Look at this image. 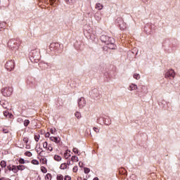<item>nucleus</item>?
<instances>
[{
  "label": "nucleus",
  "instance_id": "1",
  "mask_svg": "<svg viewBox=\"0 0 180 180\" xmlns=\"http://www.w3.org/2000/svg\"><path fill=\"white\" fill-rule=\"evenodd\" d=\"M101 40L103 43H105L107 45L111 44V46H114L113 43L115 42V39L107 35H102L101 37Z\"/></svg>",
  "mask_w": 180,
  "mask_h": 180
},
{
  "label": "nucleus",
  "instance_id": "2",
  "mask_svg": "<svg viewBox=\"0 0 180 180\" xmlns=\"http://www.w3.org/2000/svg\"><path fill=\"white\" fill-rule=\"evenodd\" d=\"M49 49L51 51H61L63 50V45L58 42H53L51 44Z\"/></svg>",
  "mask_w": 180,
  "mask_h": 180
},
{
  "label": "nucleus",
  "instance_id": "3",
  "mask_svg": "<svg viewBox=\"0 0 180 180\" xmlns=\"http://www.w3.org/2000/svg\"><path fill=\"white\" fill-rule=\"evenodd\" d=\"M20 43L16 39H10L8 42V46L11 50H18V47Z\"/></svg>",
  "mask_w": 180,
  "mask_h": 180
},
{
  "label": "nucleus",
  "instance_id": "4",
  "mask_svg": "<svg viewBox=\"0 0 180 180\" xmlns=\"http://www.w3.org/2000/svg\"><path fill=\"white\" fill-rule=\"evenodd\" d=\"M12 92H13L12 87H4L1 89V94L4 96H11Z\"/></svg>",
  "mask_w": 180,
  "mask_h": 180
},
{
  "label": "nucleus",
  "instance_id": "5",
  "mask_svg": "<svg viewBox=\"0 0 180 180\" xmlns=\"http://www.w3.org/2000/svg\"><path fill=\"white\" fill-rule=\"evenodd\" d=\"M5 68L7 71H12L15 68V60H10L7 61Z\"/></svg>",
  "mask_w": 180,
  "mask_h": 180
},
{
  "label": "nucleus",
  "instance_id": "6",
  "mask_svg": "<svg viewBox=\"0 0 180 180\" xmlns=\"http://www.w3.org/2000/svg\"><path fill=\"white\" fill-rule=\"evenodd\" d=\"M165 78H169V79H174L175 78V71L174 70H169L165 74Z\"/></svg>",
  "mask_w": 180,
  "mask_h": 180
},
{
  "label": "nucleus",
  "instance_id": "7",
  "mask_svg": "<svg viewBox=\"0 0 180 180\" xmlns=\"http://www.w3.org/2000/svg\"><path fill=\"white\" fill-rule=\"evenodd\" d=\"M7 169L8 171H12V172H13V174H18V169H17V165H8L7 166Z\"/></svg>",
  "mask_w": 180,
  "mask_h": 180
},
{
  "label": "nucleus",
  "instance_id": "8",
  "mask_svg": "<svg viewBox=\"0 0 180 180\" xmlns=\"http://www.w3.org/2000/svg\"><path fill=\"white\" fill-rule=\"evenodd\" d=\"M32 54L33 58H35V60H39V58H40V51L32 50Z\"/></svg>",
  "mask_w": 180,
  "mask_h": 180
},
{
  "label": "nucleus",
  "instance_id": "9",
  "mask_svg": "<svg viewBox=\"0 0 180 180\" xmlns=\"http://www.w3.org/2000/svg\"><path fill=\"white\" fill-rule=\"evenodd\" d=\"M86 101H85V98H80L79 101H78V105H79V108L80 109H82V108L84 107L85 106V104H86Z\"/></svg>",
  "mask_w": 180,
  "mask_h": 180
},
{
  "label": "nucleus",
  "instance_id": "10",
  "mask_svg": "<svg viewBox=\"0 0 180 180\" xmlns=\"http://www.w3.org/2000/svg\"><path fill=\"white\" fill-rule=\"evenodd\" d=\"M51 141H53V143H56V144H58L60 143V138L56 137V136H51L50 138Z\"/></svg>",
  "mask_w": 180,
  "mask_h": 180
},
{
  "label": "nucleus",
  "instance_id": "11",
  "mask_svg": "<svg viewBox=\"0 0 180 180\" xmlns=\"http://www.w3.org/2000/svg\"><path fill=\"white\" fill-rule=\"evenodd\" d=\"M27 167L23 165H17V173L19 172V171H23L26 169Z\"/></svg>",
  "mask_w": 180,
  "mask_h": 180
},
{
  "label": "nucleus",
  "instance_id": "12",
  "mask_svg": "<svg viewBox=\"0 0 180 180\" xmlns=\"http://www.w3.org/2000/svg\"><path fill=\"white\" fill-rule=\"evenodd\" d=\"M71 151H70L69 150H67L65 151V153H64V158H65V160H68V158H70V157H71Z\"/></svg>",
  "mask_w": 180,
  "mask_h": 180
},
{
  "label": "nucleus",
  "instance_id": "13",
  "mask_svg": "<svg viewBox=\"0 0 180 180\" xmlns=\"http://www.w3.org/2000/svg\"><path fill=\"white\" fill-rule=\"evenodd\" d=\"M96 9H98V11H102V9H103V5L99 3H97L96 4Z\"/></svg>",
  "mask_w": 180,
  "mask_h": 180
},
{
  "label": "nucleus",
  "instance_id": "14",
  "mask_svg": "<svg viewBox=\"0 0 180 180\" xmlns=\"http://www.w3.org/2000/svg\"><path fill=\"white\" fill-rule=\"evenodd\" d=\"M136 89H137V85H136L134 84H131L129 86V91H136Z\"/></svg>",
  "mask_w": 180,
  "mask_h": 180
},
{
  "label": "nucleus",
  "instance_id": "15",
  "mask_svg": "<svg viewBox=\"0 0 180 180\" xmlns=\"http://www.w3.org/2000/svg\"><path fill=\"white\" fill-rule=\"evenodd\" d=\"M71 161L72 163H74V162H78V161H79V160L78 159V157L73 155L71 158Z\"/></svg>",
  "mask_w": 180,
  "mask_h": 180
},
{
  "label": "nucleus",
  "instance_id": "16",
  "mask_svg": "<svg viewBox=\"0 0 180 180\" xmlns=\"http://www.w3.org/2000/svg\"><path fill=\"white\" fill-rule=\"evenodd\" d=\"M45 2H49V0H44ZM57 1V0H49V4L50 5H51L52 6H54L56 5V2Z\"/></svg>",
  "mask_w": 180,
  "mask_h": 180
},
{
  "label": "nucleus",
  "instance_id": "17",
  "mask_svg": "<svg viewBox=\"0 0 180 180\" xmlns=\"http://www.w3.org/2000/svg\"><path fill=\"white\" fill-rule=\"evenodd\" d=\"M0 165H1V168H6V161L1 160L0 162Z\"/></svg>",
  "mask_w": 180,
  "mask_h": 180
},
{
  "label": "nucleus",
  "instance_id": "18",
  "mask_svg": "<svg viewBox=\"0 0 180 180\" xmlns=\"http://www.w3.org/2000/svg\"><path fill=\"white\" fill-rule=\"evenodd\" d=\"M54 160H55V161L60 162V161H61L62 158H61V156H60L58 155H55Z\"/></svg>",
  "mask_w": 180,
  "mask_h": 180
},
{
  "label": "nucleus",
  "instance_id": "19",
  "mask_svg": "<svg viewBox=\"0 0 180 180\" xmlns=\"http://www.w3.org/2000/svg\"><path fill=\"white\" fill-rule=\"evenodd\" d=\"M67 163H62L60 166V169H67Z\"/></svg>",
  "mask_w": 180,
  "mask_h": 180
},
{
  "label": "nucleus",
  "instance_id": "20",
  "mask_svg": "<svg viewBox=\"0 0 180 180\" xmlns=\"http://www.w3.org/2000/svg\"><path fill=\"white\" fill-rule=\"evenodd\" d=\"M31 164L33 165H39L40 163L39 162V160L34 159L31 161Z\"/></svg>",
  "mask_w": 180,
  "mask_h": 180
},
{
  "label": "nucleus",
  "instance_id": "21",
  "mask_svg": "<svg viewBox=\"0 0 180 180\" xmlns=\"http://www.w3.org/2000/svg\"><path fill=\"white\" fill-rule=\"evenodd\" d=\"M18 162L19 164H20L21 165H23V164H26V160H25V159L20 158L19 160H18Z\"/></svg>",
  "mask_w": 180,
  "mask_h": 180
},
{
  "label": "nucleus",
  "instance_id": "22",
  "mask_svg": "<svg viewBox=\"0 0 180 180\" xmlns=\"http://www.w3.org/2000/svg\"><path fill=\"white\" fill-rule=\"evenodd\" d=\"M66 4L68 5H73V4L75 2V0H65Z\"/></svg>",
  "mask_w": 180,
  "mask_h": 180
},
{
  "label": "nucleus",
  "instance_id": "23",
  "mask_svg": "<svg viewBox=\"0 0 180 180\" xmlns=\"http://www.w3.org/2000/svg\"><path fill=\"white\" fill-rule=\"evenodd\" d=\"M46 150L50 151L51 153V151H53V146L51 144H48Z\"/></svg>",
  "mask_w": 180,
  "mask_h": 180
},
{
  "label": "nucleus",
  "instance_id": "24",
  "mask_svg": "<svg viewBox=\"0 0 180 180\" xmlns=\"http://www.w3.org/2000/svg\"><path fill=\"white\" fill-rule=\"evenodd\" d=\"M120 28L121 30H124L126 29V23L122 22V25L120 24Z\"/></svg>",
  "mask_w": 180,
  "mask_h": 180
},
{
  "label": "nucleus",
  "instance_id": "25",
  "mask_svg": "<svg viewBox=\"0 0 180 180\" xmlns=\"http://www.w3.org/2000/svg\"><path fill=\"white\" fill-rule=\"evenodd\" d=\"M24 155H25V157H32V155H33V154L30 151H26Z\"/></svg>",
  "mask_w": 180,
  "mask_h": 180
},
{
  "label": "nucleus",
  "instance_id": "26",
  "mask_svg": "<svg viewBox=\"0 0 180 180\" xmlns=\"http://www.w3.org/2000/svg\"><path fill=\"white\" fill-rule=\"evenodd\" d=\"M40 162L41 164H47V159L46 158H41Z\"/></svg>",
  "mask_w": 180,
  "mask_h": 180
},
{
  "label": "nucleus",
  "instance_id": "27",
  "mask_svg": "<svg viewBox=\"0 0 180 180\" xmlns=\"http://www.w3.org/2000/svg\"><path fill=\"white\" fill-rule=\"evenodd\" d=\"M57 180H64V176L62 174H58L56 176Z\"/></svg>",
  "mask_w": 180,
  "mask_h": 180
},
{
  "label": "nucleus",
  "instance_id": "28",
  "mask_svg": "<svg viewBox=\"0 0 180 180\" xmlns=\"http://www.w3.org/2000/svg\"><path fill=\"white\" fill-rule=\"evenodd\" d=\"M49 132L51 134H56V133H57V129L51 128L49 129Z\"/></svg>",
  "mask_w": 180,
  "mask_h": 180
},
{
  "label": "nucleus",
  "instance_id": "29",
  "mask_svg": "<svg viewBox=\"0 0 180 180\" xmlns=\"http://www.w3.org/2000/svg\"><path fill=\"white\" fill-rule=\"evenodd\" d=\"M30 124V121H29V120H25L24 121V126L25 127H27V126H29Z\"/></svg>",
  "mask_w": 180,
  "mask_h": 180
},
{
  "label": "nucleus",
  "instance_id": "30",
  "mask_svg": "<svg viewBox=\"0 0 180 180\" xmlns=\"http://www.w3.org/2000/svg\"><path fill=\"white\" fill-rule=\"evenodd\" d=\"M51 178H52L51 174H49V173H48L45 176L46 180H51Z\"/></svg>",
  "mask_w": 180,
  "mask_h": 180
},
{
  "label": "nucleus",
  "instance_id": "31",
  "mask_svg": "<svg viewBox=\"0 0 180 180\" xmlns=\"http://www.w3.org/2000/svg\"><path fill=\"white\" fill-rule=\"evenodd\" d=\"M75 117H77V119H81V112H76L75 113Z\"/></svg>",
  "mask_w": 180,
  "mask_h": 180
},
{
  "label": "nucleus",
  "instance_id": "32",
  "mask_svg": "<svg viewBox=\"0 0 180 180\" xmlns=\"http://www.w3.org/2000/svg\"><path fill=\"white\" fill-rule=\"evenodd\" d=\"M72 151H73V153H75V154H78V155H79V150H78V148H74L72 149Z\"/></svg>",
  "mask_w": 180,
  "mask_h": 180
},
{
  "label": "nucleus",
  "instance_id": "33",
  "mask_svg": "<svg viewBox=\"0 0 180 180\" xmlns=\"http://www.w3.org/2000/svg\"><path fill=\"white\" fill-rule=\"evenodd\" d=\"M39 155L41 157H46V151L44 150H41V152L39 153Z\"/></svg>",
  "mask_w": 180,
  "mask_h": 180
},
{
  "label": "nucleus",
  "instance_id": "34",
  "mask_svg": "<svg viewBox=\"0 0 180 180\" xmlns=\"http://www.w3.org/2000/svg\"><path fill=\"white\" fill-rule=\"evenodd\" d=\"M84 174H89V172H91V169H89V168L84 167Z\"/></svg>",
  "mask_w": 180,
  "mask_h": 180
},
{
  "label": "nucleus",
  "instance_id": "35",
  "mask_svg": "<svg viewBox=\"0 0 180 180\" xmlns=\"http://www.w3.org/2000/svg\"><path fill=\"white\" fill-rule=\"evenodd\" d=\"M41 172H43L44 174H46L47 172V169L45 167H41Z\"/></svg>",
  "mask_w": 180,
  "mask_h": 180
},
{
  "label": "nucleus",
  "instance_id": "36",
  "mask_svg": "<svg viewBox=\"0 0 180 180\" xmlns=\"http://www.w3.org/2000/svg\"><path fill=\"white\" fill-rule=\"evenodd\" d=\"M34 140L37 143L39 141V140H40V136L39 134L38 135H34Z\"/></svg>",
  "mask_w": 180,
  "mask_h": 180
},
{
  "label": "nucleus",
  "instance_id": "37",
  "mask_svg": "<svg viewBox=\"0 0 180 180\" xmlns=\"http://www.w3.org/2000/svg\"><path fill=\"white\" fill-rule=\"evenodd\" d=\"M22 141H23L24 143H25V144H27V143H29V138L24 137Z\"/></svg>",
  "mask_w": 180,
  "mask_h": 180
},
{
  "label": "nucleus",
  "instance_id": "38",
  "mask_svg": "<svg viewBox=\"0 0 180 180\" xmlns=\"http://www.w3.org/2000/svg\"><path fill=\"white\" fill-rule=\"evenodd\" d=\"M134 78L135 79H140V75H139V74H134Z\"/></svg>",
  "mask_w": 180,
  "mask_h": 180
},
{
  "label": "nucleus",
  "instance_id": "39",
  "mask_svg": "<svg viewBox=\"0 0 180 180\" xmlns=\"http://www.w3.org/2000/svg\"><path fill=\"white\" fill-rule=\"evenodd\" d=\"M3 113H4V116H5V117H8V115L10 114L8 110L4 111Z\"/></svg>",
  "mask_w": 180,
  "mask_h": 180
},
{
  "label": "nucleus",
  "instance_id": "40",
  "mask_svg": "<svg viewBox=\"0 0 180 180\" xmlns=\"http://www.w3.org/2000/svg\"><path fill=\"white\" fill-rule=\"evenodd\" d=\"M49 146V143H47V141H45L43 143V147L44 148H45L46 150L47 147Z\"/></svg>",
  "mask_w": 180,
  "mask_h": 180
},
{
  "label": "nucleus",
  "instance_id": "41",
  "mask_svg": "<svg viewBox=\"0 0 180 180\" xmlns=\"http://www.w3.org/2000/svg\"><path fill=\"white\" fill-rule=\"evenodd\" d=\"M108 49H115V44H113V46H112V44H109V45H107Z\"/></svg>",
  "mask_w": 180,
  "mask_h": 180
},
{
  "label": "nucleus",
  "instance_id": "42",
  "mask_svg": "<svg viewBox=\"0 0 180 180\" xmlns=\"http://www.w3.org/2000/svg\"><path fill=\"white\" fill-rule=\"evenodd\" d=\"M73 172H77L78 171V167L75 166L72 169Z\"/></svg>",
  "mask_w": 180,
  "mask_h": 180
},
{
  "label": "nucleus",
  "instance_id": "43",
  "mask_svg": "<svg viewBox=\"0 0 180 180\" xmlns=\"http://www.w3.org/2000/svg\"><path fill=\"white\" fill-rule=\"evenodd\" d=\"M72 164H74V163H72H72H71V160H68L67 161V163H66V165L68 166V165H72Z\"/></svg>",
  "mask_w": 180,
  "mask_h": 180
},
{
  "label": "nucleus",
  "instance_id": "44",
  "mask_svg": "<svg viewBox=\"0 0 180 180\" xmlns=\"http://www.w3.org/2000/svg\"><path fill=\"white\" fill-rule=\"evenodd\" d=\"M25 148H26L27 150H30V148H31L30 144H26Z\"/></svg>",
  "mask_w": 180,
  "mask_h": 180
},
{
  "label": "nucleus",
  "instance_id": "45",
  "mask_svg": "<svg viewBox=\"0 0 180 180\" xmlns=\"http://www.w3.org/2000/svg\"><path fill=\"white\" fill-rule=\"evenodd\" d=\"M64 180H71V176H65V178H64Z\"/></svg>",
  "mask_w": 180,
  "mask_h": 180
},
{
  "label": "nucleus",
  "instance_id": "46",
  "mask_svg": "<svg viewBox=\"0 0 180 180\" xmlns=\"http://www.w3.org/2000/svg\"><path fill=\"white\" fill-rule=\"evenodd\" d=\"M93 130H94L96 133H99V129H98L97 127H94Z\"/></svg>",
  "mask_w": 180,
  "mask_h": 180
},
{
  "label": "nucleus",
  "instance_id": "47",
  "mask_svg": "<svg viewBox=\"0 0 180 180\" xmlns=\"http://www.w3.org/2000/svg\"><path fill=\"white\" fill-rule=\"evenodd\" d=\"M6 117H8V119H13V115L10 113Z\"/></svg>",
  "mask_w": 180,
  "mask_h": 180
},
{
  "label": "nucleus",
  "instance_id": "48",
  "mask_svg": "<svg viewBox=\"0 0 180 180\" xmlns=\"http://www.w3.org/2000/svg\"><path fill=\"white\" fill-rule=\"evenodd\" d=\"M45 137H46V139H48L49 137H50V132H46V133L45 134Z\"/></svg>",
  "mask_w": 180,
  "mask_h": 180
},
{
  "label": "nucleus",
  "instance_id": "49",
  "mask_svg": "<svg viewBox=\"0 0 180 180\" xmlns=\"http://www.w3.org/2000/svg\"><path fill=\"white\" fill-rule=\"evenodd\" d=\"M0 180H6V178H5V177H1V178H0Z\"/></svg>",
  "mask_w": 180,
  "mask_h": 180
},
{
  "label": "nucleus",
  "instance_id": "50",
  "mask_svg": "<svg viewBox=\"0 0 180 180\" xmlns=\"http://www.w3.org/2000/svg\"><path fill=\"white\" fill-rule=\"evenodd\" d=\"M4 133H8V131L6 129L3 130Z\"/></svg>",
  "mask_w": 180,
  "mask_h": 180
},
{
  "label": "nucleus",
  "instance_id": "51",
  "mask_svg": "<svg viewBox=\"0 0 180 180\" xmlns=\"http://www.w3.org/2000/svg\"><path fill=\"white\" fill-rule=\"evenodd\" d=\"M25 148V145H22L20 148Z\"/></svg>",
  "mask_w": 180,
  "mask_h": 180
},
{
  "label": "nucleus",
  "instance_id": "52",
  "mask_svg": "<svg viewBox=\"0 0 180 180\" xmlns=\"http://www.w3.org/2000/svg\"><path fill=\"white\" fill-rule=\"evenodd\" d=\"M94 180H99V179L98 177H95Z\"/></svg>",
  "mask_w": 180,
  "mask_h": 180
},
{
  "label": "nucleus",
  "instance_id": "53",
  "mask_svg": "<svg viewBox=\"0 0 180 180\" xmlns=\"http://www.w3.org/2000/svg\"><path fill=\"white\" fill-rule=\"evenodd\" d=\"M79 165L81 166V162H79Z\"/></svg>",
  "mask_w": 180,
  "mask_h": 180
},
{
  "label": "nucleus",
  "instance_id": "54",
  "mask_svg": "<svg viewBox=\"0 0 180 180\" xmlns=\"http://www.w3.org/2000/svg\"><path fill=\"white\" fill-rule=\"evenodd\" d=\"M79 165L81 166V162H79Z\"/></svg>",
  "mask_w": 180,
  "mask_h": 180
},
{
  "label": "nucleus",
  "instance_id": "55",
  "mask_svg": "<svg viewBox=\"0 0 180 180\" xmlns=\"http://www.w3.org/2000/svg\"><path fill=\"white\" fill-rule=\"evenodd\" d=\"M4 108L5 109H6V107L4 106Z\"/></svg>",
  "mask_w": 180,
  "mask_h": 180
}]
</instances>
